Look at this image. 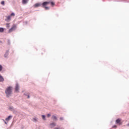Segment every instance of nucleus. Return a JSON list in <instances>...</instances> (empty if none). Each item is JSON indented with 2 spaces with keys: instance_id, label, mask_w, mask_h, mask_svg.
Returning <instances> with one entry per match:
<instances>
[{
  "instance_id": "obj_1",
  "label": "nucleus",
  "mask_w": 129,
  "mask_h": 129,
  "mask_svg": "<svg viewBox=\"0 0 129 129\" xmlns=\"http://www.w3.org/2000/svg\"><path fill=\"white\" fill-rule=\"evenodd\" d=\"M13 92V87H8L6 89L5 93L7 97H10V96L12 94Z\"/></svg>"
},
{
  "instance_id": "obj_2",
  "label": "nucleus",
  "mask_w": 129,
  "mask_h": 129,
  "mask_svg": "<svg viewBox=\"0 0 129 129\" xmlns=\"http://www.w3.org/2000/svg\"><path fill=\"white\" fill-rule=\"evenodd\" d=\"M16 29H17V26L15 25H14L12 28L9 29V33H12V32H13V31H15V30H16Z\"/></svg>"
},
{
  "instance_id": "obj_3",
  "label": "nucleus",
  "mask_w": 129,
  "mask_h": 129,
  "mask_svg": "<svg viewBox=\"0 0 129 129\" xmlns=\"http://www.w3.org/2000/svg\"><path fill=\"white\" fill-rule=\"evenodd\" d=\"M49 4H50V2H44L43 3H42V7L45 8V7H46V6H48Z\"/></svg>"
},
{
  "instance_id": "obj_4",
  "label": "nucleus",
  "mask_w": 129,
  "mask_h": 129,
  "mask_svg": "<svg viewBox=\"0 0 129 129\" xmlns=\"http://www.w3.org/2000/svg\"><path fill=\"white\" fill-rule=\"evenodd\" d=\"M19 89V85L18 84H16V87H15V91L18 92Z\"/></svg>"
},
{
  "instance_id": "obj_5",
  "label": "nucleus",
  "mask_w": 129,
  "mask_h": 129,
  "mask_svg": "<svg viewBox=\"0 0 129 129\" xmlns=\"http://www.w3.org/2000/svg\"><path fill=\"white\" fill-rule=\"evenodd\" d=\"M12 117H13V116L10 115L8 117V118H6V120H7V121H9Z\"/></svg>"
},
{
  "instance_id": "obj_6",
  "label": "nucleus",
  "mask_w": 129,
  "mask_h": 129,
  "mask_svg": "<svg viewBox=\"0 0 129 129\" xmlns=\"http://www.w3.org/2000/svg\"><path fill=\"white\" fill-rule=\"evenodd\" d=\"M41 6V4L39 3H37L36 4L34 5V8H38L39 7Z\"/></svg>"
},
{
  "instance_id": "obj_7",
  "label": "nucleus",
  "mask_w": 129,
  "mask_h": 129,
  "mask_svg": "<svg viewBox=\"0 0 129 129\" xmlns=\"http://www.w3.org/2000/svg\"><path fill=\"white\" fill-rule=\"evenodd\" d=\"M50 126L51 128H52L54 127V126H56V123H51V124H50Z\"/></svg>"
},
{
  "instance_id": "obj_8",
  "label": "nucleus",
  "mask_w": 129,
  "mask_h": 129,
  "mask_svg": "<svg viewBox=\"0 0 129 129\" xmlns=\"http://www.w3.org/2000/svg\"><path fill=\"white\" fill-rule=\"evenodd\" d=\"M29 2V0H22V3L23 5H26L28 2Z\"/></svg>"
},
{
  "instance_id": "obj_9",
  "label": "nucleus",
  "mask_w": 129,
  "mask_h": 129,
  "mask_svg": "<svg viewBox=\"0 0 129 129\" xmlns=\"http://www.w3.org/2000/svg\"><path fill=\"white\" fill-rule=\"evenodd\" d=\"M120 121H121V119H117L116 120V123H119V124H120Z\"/></svg>"
},
{
  "instance_id": "obj_10",
  "label": "nucleus",
  "mask_w": 129,
  "mask_h": 129,
  "mask_svg": "<svg viewBox=\"0 0 129 129\" xmlns=\"http://www.w3.org/2000/svg\"><path fill=\"white\" fill-rule=\"evenodd\" d=\"M4 78L3 77V76H2L1 75H0V82H3V81H4Z\"/></svg>"
},
{
  "instance_id": "obj_11",
  "label": "nucleus",
  "mask_w": 129,
  "mask_h": 129,
  "mask_svg": "<svg viewBox=\"0 0 129 129\" xmlns=\"http://www.w3.org/2000/svg\"><path fill=\"white\" fill-rule=\"evenodd\" d=\"M52 118L54 120H57V117H56V116H55V115H52Z\"/></svg>"
},
{
  "instance_id": "obj_12",
  "label": "nucleus",
  "mask_w": 129,
  "mask_h": 129,
  "mask_svg": "<svg viewBox=\"0 0 129 129\" xmlns=\"http://www.w3.org/2000/svg\"><path fill=\"white\" fill-rule=\"evenodd\" d=\"M4 31H5V29L3 28H0V33H4Z\"/></svg>"
},
{
  "instance_id": "obj_13",
  "label": "nucleus",
  "mask_w": 129,
  "mask_h": 129,
  "mask_svg": "<svg viewBox=\"0 0 129 129\" xmlns=\"http://www.w3.org/2000/svg\"><path fill=\"white\" fill-rule=\"evenodd\" d=\"M42 117L44 120H46V116L44 115H42Z\"/></svg>"
},
{
  "instance_id": "obj_14",
  "label": "nucleus",
  "mask_w": 129,
  "mask_h": 129,
  "mask_svg": "<svg viewBox=\"0 0 129 129\" xmlns=\"http://www.w3.org/2000/svg\"><path fill=\"white\" fill-rule=\"evenodd\" d=\"M7 19L8 21L11 20V16H8L7 17Z\"/></svg>"
},
{
  "instance_id": "obj_15",
  "label": "nucleus",
  "mask_w": 129,
  "mask_h": 129,
  "mask_svg": "<svg viewBox=\"0 0 129 129\" xmlns=\"http://www.w3.org/2000/svg\"><path fill=\"white\" fill-rule=\"evenodd\" d=\"M6 26H7V28H10V27H11V26H10V23H7L6 24Z\"/></svg>"
},
{
  "instance_id": "obj_16",
  "label": "nucleus",
  "mask_w": 129,
  "mask_h": 129,
  "mask_svg": "<svg viewBox=\"0 0 129 129\" xmlns=\"http://www.w3.org/2000/svg\"><path fill=\"white\" fill-rule=\"evenodd\" d=\"M50 5H51V6H52V7H53V6H55V3H54L53 2H50Z\"/></svg>"
},
{
  "instance_id": "obj_17",
  "label": "nucleus",
  "mask_w": 129,
  "mask_h": 129,
  "mask_svg": "<svg viewBox=\"0 0 129 129\" xmlns=\"http://www.w3.org/2000/svg\"><path fill=\"white\" fill-rule=\"evenodd\" d=\"M15 13H13L11 14L10 17H15Z\"/></svg>"
},
{
  "instance_id": "obj_18",
  "label": "nucleus",
  "mask_w": 129,
  "mask_h": 129,
  "mask_svg": "<svg viewBox=\"0 0 129 129\" xmlns=\"http://www.w3.org/2000/svg\"><path fill=\"white\" fill-rule=\"evenodd\" d=\"M43 8H44L45 10H49V7H48L45 6V7H43Z\"/></svg>"
},
{
  "instance_id": "obj_19",
  "label": "nucleus",
  "mask_w": 129,
  "mask_h": 129,
  "mask_svg": "<svg viewBox=\"0 0 129 129\" xmlns=\"http://www.w3.org/2000/svg\"><path fill=\"white\" fill-rule=\"evenodd\" d=\"M1 5H3V6H5V1H2L1 2Z\"/></svg>"
},
{
  "instance_id": "obj_20",
  "label": "nucleus",
  "mask_w": 129,
  "mask_h": 129,
  "mask_svg": "<svg viewBox=\"0 0 129 129\" xmlns=\"http://www.w3.org/2000/svg\"><path fill=\"white\" fill-rule=\"evenodd\" d=\"M3 70V66L2 65H0V71H2Z\"/></svg>"
},
{
  "instance_id": "obj_21",
  "label": "nucleus",
  "mask_w": 129,
  "mask_h": 129,
  "mask_svg": "<svg viewBox=\"0 0 129 129\" xmlns=\"http://www.w3.org/2000/svg\"><path fill=\"white\" fill-rule=\"evenodd\" d=\"M113 128H116V127H117V126H116V125H114L113 126H112Z\"/></svg>"
},
{
  "instance_id": "obj_22",
  "label": "nucleus",
  "mask_w": 129,
  "mask_h": 129,
  "mask_svg": "<svg viewBox=\"0 0 129 129\" xmlns=\"http://www.w3.org/2000/svg\"><path fill=\"white\" fill-rule=\"evenodd\" d=\"M59 119H60V120H64V118H63V117H60V118H59Z\"/></svg>"
},
{
  "instance_id": "obj_23",
  "label": "nucleus",
  "mask_w": 129,
  "mask_h": 129,
  "mask_svg": "<svg viewBox=\"0 0 129 129\" xmlns=\"http://www.w3.org/2000/svg\"><path fill=\"white\" fill-rule=\"evenodd\" d=\"M50 116H51V114H47V117H50Z\"/></svg>"
},
{
  "instance_id": "obj_24",
  "label": "nucleus",
  "mask_w": 129,
  "mask_h": 129,
  "mask_svg": "<svg viewBox=\"0 0 129 129\" xmlns=\"http://www.w3.org/2000/svg\"><path fill=\"white\" fill-rule=\"evenodd\" d=\"M33 120H34V121H37V119L36 118H34Z\"/></svg>"
},
{
  "instance_id": "obj_25",
  "label": "nucleus",
  "mask_w": 129,
  "mask_h": 129,
  "mask_svg": "<svg viewBox=\"0 0 129 129\" xmlns=\"http://www.w3.org/2000/svg\"><path fill=\"white\" fill-rule=\"evenodd\" d=\"M5 123L6 124H7V122H6V121H5Z\"/></svg>"
},
{
  "instance_id": "obj_26",
  "label": "nucleus",
  "mask_w": 129,
  "mask_h": 129,
  "mask_svg": "<svg viewBox=\"0 0 129 129\" xmlns=\"http://www.w3.org/2000/svg\"><path fill=\"white\" fill-rule=\"evenodd\" d=\"M127 126H129V123H128V124H127Z\"/></svg>"
},
{
  "instance_id": "obj_27",
  "label": "nucleus",
  "mask_w": 129,
  "mask_h": 129,
  "mask_svg": "<svg viewBox=\"0 0 129 129\" xmlns=\"http://www.w3.org/2000/svg\"><path fill=\"white\" fill-rule=\"evenodd\" d=\"M28 98H30V96H28Z\"/></svg>"
}]
</instances>
